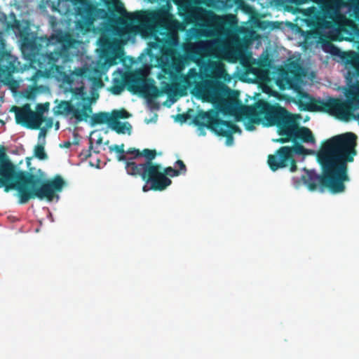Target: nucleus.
Instances as JSON below:
<instances>
[{"label": "nucleus", "mask_w": 359, "mask_h": 359, "mask_svg": "<svg viewBox=\"0 0 359 359\" xmlns=\"http://www.w3.org/2000/svg\"><path fill=\"white\" fill-rule=\"evenodd\" d=\"M113 60H114V59H111V60H109V65H114V64H115V62H114Z\"/></svg>", "instance_id": "4c0bfd02"}, {"label": "nucleus", "mask_w": 359, "mask_h": 359, "mask_svg": "<svg viewBox=\"0 0 359 359\" xmlns=\"http://www.w3.org/2000/svg\"><path fill=\"white\" fill-rule=\"evenodd\" d=\"M11 111L15 113V121L18 124L29 129H40L36 118L37 115L32 110L29 104H25L20 107L13 106Z\"/></svg>", "instance_id": "f8f14e48"}, {"label": "nucleus", "mask_w": 359, "mask_h": 359, "mask_svg": "<svg viewBox=\"0 0 359 359\" xmlns=\"http://www.w3.org/2000/svg\"><path fill=\"white\" fill-rule=\"evenodd\" d=\"M156 156V150H151L149 149H144L141 151V156H144L146 161L143 163H136L134 161H128L126 163V169L127 173L130 175L140 176L144 181L147 180L149 177L148 174V168L152 165H158V163H153V159Z\"/></svg>", "instance_id": "9b49d317"}, {"label": "nucleus", "mask_w": 359, "mask_h": 359, "mask_svg": "<svg viewBox=\"0 0 359 359\" xmlns=\"http://www.w3.org/2000/svg\"><path fill=\"white\" fill-rule=\"evenodd\" d=\"M193 123L199 128L206 127L218 136L226 137V144L231 146L233 143V135L241 133L240 128L233 122L224 121L215 114L200 111L196 115Z\"/></svg>", "instance_id": "423d86ee"}, {"label": "nucleus", "mask_w": 359, "mask_h": 359, "mask_svg": "<svg viewBox=\"0 0 359 359\" xmlns=\"http://www.w3.org/2000/svg\"><path fill=\"white\" fill-rule=\"evenodd\" d=\"M45 121H46V126L47 128H51L52 127V125H53V121L51 118H48L47 120L45 119Z\"/></svg>", "instance_id": "c9c22d12"}, {"label": "nucleus", "mask_w": 359, "mask_h": 359, "mask_svg": "<svg viewBox=\"0 0 359 359\" xmlns=\"http://www.w3.org/2000/svg\"><path fill=\"white\" fill-rule=\"evenodd\" d=\"M107 10L111 16L117 18L123 15L124 19L120 20L121 26L116 27L114 29L115 34L118 36L123 37L130 34H137L140 32V27L138 25H143L151 32V27L148 23L144 22H130L129 18L131 15L136 14L141 12H151L153 11H140L135 13H128L126 12L123 5L118 1H108L107 4Z\"/></svg>", "instance_id": "1a4fd4ad"}, {"label": "nucleus", "mask_w": 359, "mask_h": 359, "mask_svg": "<svg viewBox=\"0 0 359 359\" xmlns=\"http://www.w3.org/2000/svg\"><path fill=\"white\" fill-rule=\"evenodd\" d=\"M243 114L252 123L259 124L263 118L268 126H276L281 137L275 142L281 144L293 142L292 135L288 134L290 128L288 111L280 104H271L266 100H259L253 106L246 107Z\"/></svg>", "instance_id": "20e7f679"}, {"label": "nucleus", "mask_w": 359, "mask_h": 359, "mask_svg": "<svg viewBox=\"0 0 359 359\" xmlns=\"http://www.w3.org/2000/svg\"><path fill=\"white\" fill-rule=\"evenodd\" d=\"M189 118V115L187 114H181L177 115V119L181 123H184Z\"/></svg>", "instance_id": "2f4dec72"}, {"label": "nucleus", "mask_w": 359, "mask_h": 359, "mask_svg": "<svg viewBox=\"0 0 359 359\" xmlns=\"http://www.w3.org/2000/svg\"><path fill=\"white\" fill-rule=\"evenodd\" d=\"M66 182L59 175L50 180H43L38 175L18 170L6 154V149L0 145V188L5 191L16 189L19 203H27L30 199L39 198L53 201L59 198L57 193L62 191Z\"/></svg>", "instance_id": "7ed1b4c3"}, {"label": "nucleus", "mask_w": 359, "mask_h": 359, "mask_svg": "<svg viewBox=\"0 0 359 359\" xmlns=\"http://www.w3.org/2000/svg\"><path fill=\"white\" fill-rule=\"evenodd\" d=\"M109 149L111 152L115 151L118 154L117 156V159L118 161H123L126 159V157L124 155L126 151L124 150V144H121L120 145H117V144L111 145L109 147Z\"/></svg>", "instance_id": "b1692460"}, {"label": "nucleus", "mask_w": 359, "mask_h": 359, "mask_svg": "<svg viewBox=\"0 0 359 359\" xmlns=\"http://www.w3.org/2000/svg\"><path fill=\"white\" fill-rule=\"evenodd\" d=\"M357 135L351 132L332 137L324 141L317 153V160L322 173L314 170L304 168L305 174L302 176L304 184L311 191H321L327 189L332 194H339L345 191L344 183L348 182V163L354 161L358 154Z\"/></svg>", "instance_id": "f257e3e1"}, {"label": "nucleus", "mask_w": 359, "mask_h": 359, "mask_svg": "<svg viewBox=\"0 0 359 359\" xmlns=\"http://www.w3.org/2000/svg\"><path fill=\"white\" fill-rule=\"evenodd\" d=\"M341 59L346 66L353 69V72H348L349 76L359 77V53L355 51L344 53Z\"/></svg>", "instance_id": "dca6fc26"}, {"label": "nucleus", "mask_w": 359, "mask_h": 359, "mask_svg": "<svg viewBox=\"0 0 359 359\" xmlns=\"http://www.w3.org/2000/svg\"><path fill=\"white\" fill-rule=\"evenodd\" d=\"M111 122V115L108 112H98L90 117V125L92 126L107 123L109 126Z\"/></svg>", "instance_id": "6ab92c4d"}, {"label": "nucleus", "mask_w": 359, "mask_h": 359, "mask_svg": "<svg viewBox=\"0 0 359 359\" xmlns=\"http://www.w3.org/2000/svg\"><path fill=\"white\" fill-rule=\"evenodd\" d=\"M90 22H92V21H93V18H90Z\"/></svg>", "instance_id": "a19ab883"}, {"label": "nucleus", "mask_w": 359, "mask_h": 359, "mask_svg": "<svg viewBox=\"0 0 359 359\" xmlns=\"http://www.w3.org/2000/svg\"><path fill=\"white\" fill-rule=\"evenodd\" d=\"M46 131L44 128H41L40 129V132L39 133V139L40 140L41 137L43 138V142L45 143V137H46Z\"/></svg>", "instance_id": "473e14b6"}, {"label": "nucleus", "mask_w": 359, "mask_h": 359, "mask_svg": "<svg viewBox=\"0 0 359 359\" xmlns=\"http://www.w3.org/2000/svg\"><path fill=\"white\" fill-rule=\"evenodd\" d=\"M126 87L124 81L116 80L114 85L111 88V92L114 95L121 94Z\"/></svg>", "instance_id": "bb28decb"}, {"label": "nucleus", "mask_w": 359, "mask_h": 359, "mask_svg": "<svg viewBox=\"0 0 359 359\" xmlns=\"http://www.w3.org/2000/svg\"><path fill=\"white\" fill-rule=\"evenodd\" d=\"M147 171L150 175L145 182L150 184L151 189L160 191L165 190L172 184V181L168 177H173L181 175L179 170L170 166L163 168L160 164L158 165H151Z\"/></svg>", "instance_id": "9d476101"}, {"label": "nucleus", "mask_w": 359, "mask_h": 359, "mask_svg": "<svg viewBox=\"0 0 359 359\" xmlns=\"http://www.w3.org/2000/svg\"><path fill=\"white\" fill-rule=\"evenodd\" d=\"M149 190V189L147 187V186H144L143 187V191H147Z\"/></svg>", "instance_id": "58836bf2"}, {"label": "nucleus", "mask_w": 359, "mask_h": 359, "mask_svg": "<svg viewBox=\"0 0 359 359\" xmlns=\"http://www.w3.org/2000/svg\"><path fill=\"white\" fill-rule=\"evenodd\" d=\"M126 87L128 91L133 94L141 93L143 89L144 79L131 74L123 77Z\"/></svg>", "instance_id": "f3484780"}, {"label": "nucleus", "mask_w": 359, "mask_h": 359, "mask_svg": "<svg viewBox=\"0 0 359 359\" xmlns=\"http://www.w3.org/2000/svg\"><path fill=\"white\" fill-rule=\"evenodd\" d=\"M60 108H62L63 111L67 114H72L77 123L86 121L93 111L90 103L84 104L81 109H79L74 107L70 102L65 101L60 105Z\"/></svg>", "instance_id": "2eb2a0df"}, {"label": "nucleus", "mask_w": 359, "mask_h": 359, "mask_svg": "<svg viewBox=\"0 0 359 359\" xmlns=\"http://www.w3.org/2000/svg\"><path fill=\"white\" fill-rule=\"evenodd\" d=\"M130 114L125 109L114 110L111 112V120L118 121L120 118H128Z\"/></svg>", "instance_id": "a878e982"}, {"label": "nucleus", "mask_w": 359, "mask_h": 359, "mask_svg": "<svg viewBox=\"0 0 359 359\" xmlns=\"http://www.w3.org/2000/svg\"><path fill=\"white\" fill-rule=\"evenodd\" d=\"M185 4H203L208 8H217V0H182Z\"/></svg>", "instance_id": "5701e85b"}, {"label": "nucleus", "mask_w": 359, "mask_h": 359, "mask_svg": "<svg viewBox=\"0 0 359 359\" xmlns=\"http://www.w3.org/2000/svg\"><path fill=\"white\" fill-rule=\"evenodd\" d=\"M203 49V46L201 44L193 45L186 50V53L193 60H195L201 55Z\"/></svg>", "instance_id": "4be33fe9"}, {"label": "nucleus", "mask_w": 359, "mask_h": 359, "mask_svg": "<svg viewBox=\"0 0 359 359\" xmlns=\"http://www.w3.org/2000/svg\"><path fill=\"white\" fill-rule=\"evenodd\" d=\"M17 68V58L5 50L4 39L0 32V76H11Z\"/></svg>", "instance_id": "ddd939ff"}, {"label": "nucleus", "mask_w": 359, "mask_h": 359, "mask_svg": "<svg viewBox=\"0 0 359 359\" xmlns=\"http://www.w3.org/2000/svg\"><path fill=\"white\" fill-rule=\"evenodd\" d=\"M180 86V83H174L171 85H168L167 87V93L170 94L175 91L177 87Z\"/></svg>", "instance_id": "7c9ffc66"}, {"label": "nucleus", "mask_w": 359, "mask_h": 359, "mask_svg": "<svg viewBox=\"0 0 359 359\" xmlns=\"http://www.w3.org/2000/svg\"><path fill=\"white\" fill-rule=\"evenodd\" d=\"M207 71L210 72V76L213 79H219L226 74L224 65L218 61H210L207 66Z\"/></svg>", "instance_id": "a211bd4d"}, {"label": "nucleus", "mask_w": 359, "mask_h": 359, "mask_svg": "<svg viewBox=\"0 0 359 359\" xmlns=\"http://www.w3.org/2000/svg\"><path fill=\"white\" fill-rule=\"evenodd\" d=\"M83 12L86 13L87 16H91L93 15V8L89 6L85 8Z\"/></svg>", "instance_id": "f704fd0d"}, {"label": "nucleus", "mask_w": 359, "mask_h": 359, "mask_svg": "<svg viewBox=\"0 0 359 359\" xmlns=\"http://www.w3.org/2000/svg\"><path fill=\"white\" fill-rule=\"evenodd\" d=\"M87 74V69L85 67H77L74 69L72 74L77 77H85Z\"/></svg>", "instance_id": "cd10ccee"}, {"label": "nucleus", "mask_w": 359, "mask_h": 359, "mask_svg": "<svg viewBox=\"0 0 359 359\" xmlns=\"http://www.w3.org/2000/svg\"><path fill=\"white\" fill-rule=\"evenodd\" d=\"M288 118L290 125L288 134L292 135L293 142L300 140L304 143L314 144L316 142L315 137L309 128L299 126L294 117L289 112Z\"/></svg>", "instance_id": "4468645a"}, {"label": "nucleus", "mask_w": 359, "mask_h": 359, "mask_svg": "<svg viewBox=\"0 0 359 359\" xmlns=\"http://www.w3.org/2000/svg\"><path fill=\"white\" fill-rule=\"evenodd\" d=\"M64 81L68 84H72L73 83V79L70 75L65 74L64 76Z\"/></svg>", "instance_id": "72a5a7b5"}, {"label": "nucleus", "mask_w": 359, "mask_h": 359, "mask_svg": "<svg viewBox=\"0 0 359 359\" xmlns=\"http://www.w3.org/2000/svg\"><path fill=\"white\" fill-rule=\"evenodd\" d=\"M175 165L179 166V170L180 171L181 174H185L187 172V168L185 164L182 160H177L175 162Z\"/></svg>", "instance_id": "c756f323"}, {"label": "nucleus", "mask_w": 359, "mask_h": 359, "mask_svg": "<svg viewBox=\"0 0 359 359\" xmlns=\"http://www.w3.org/2000/svg\"><path fill=\"white\" fill-rule=\"evenodd\" d=\"M252 128H253V127H252V126H248V127H247V129H248V130H252Z\"/></svg>", "instance_id": "ea45409f"}, {"label": "nucleus", "mask_w": 359, "mask_h": 359, "mask_svg": "<svg viewBox=\"0 0 359 359\" xmlns=\"http://www.w3.org/2000/svg\"><path fill=\"white\" fill-rule=\"evenodd\" d=\"M293 146H283L280 147L274 154L268 156V164L270 169L276 171L280 168H283L290 165V171L292 172L297 170V161L293 155H311L314 154V151L306 149L301 143L297 141L292 142Z\"/></svg>", "instance_id": "0eeeda50"}, {"label": "nucleus", "mask_w": 359, "mask_h": 359, "mask_svg": "<svg viewBox=\"0 0 359 359\" xmlns=\"http://www.w3.org/2000/svg\"><path fill=\"white\" fill-rule=\"evenodd\" d=\"M110 127L118 134H125L126 133H130L132 130V126L130 123H121L119 121H111Z\"/></svg>", "instance_id": "aec40b11"}, {"label": "nucleus", "mask_w": 359, "mask_h": 359, "mask_svg": "<svg viewBox=\"0 0 359 359\" xmlns=\"http://www.w3.org/2000/svg\"><path fill=\"white\" fill-rule=\"evenodd\" d=\"M129 21L150 25L154 41L149 43V46L159 50L161 57L158 61L163 72L171 78L180 75L184 68V58L177 50L180 44L178 29L180 24L174 16L168 10L160 8L131 15Z\"/></svg>", "instance_id": "f03ea898"}, {"label": "nucleus", "mask_w": 359, "mask_h": 359, "mask_svg": "<svg viewBox=\"0 0 359 359\" xmlns=\"http://www.w3.org/2000/svg\"><path fill=\"white\" fill-rule=\"evenodd\" d=\"M201 74L196 68L189 69L187 74H180V83L184 88L195 86L196 92L202 97L209 100L217 98L220 92L219 83L212 79H205L198 81Z\"/></svg>", "instance_id": "6e6552de"}, {"label": "nucleus", "mask_w": 359, "mask_h": 359, "mask_svg": "<svg viewBox=\"0 0 359 359\" xmlns=\"http://www.w3.org/2000/svg\"><path fill=\"white\" fill-rule=\"evenodd\" d=\"M126 153L128 154L133 155L134 156L133 158H136L137 157H140L141 156V151L139 149H135V148H129L126 151Z\"/></svg>", "instance_id": "c85d7f7f"}, {"label": "nucleus", "mask_w": 359, "mask_h": 359, "mask_svg": "<svg viewBox=\"0 0 359 359\" xmlns=\"http://www.w3.org/2000/svg\"><path fill=\"white\" fill-rule=\"evenodd\" d=\"M76 43L72 35L59 31L48 39V45H57L58 47L49 53L33 52L28 55L30 65L38 72L49 75L55 72H59L61 67L56 63L60 57L65 56L70 48Z\"/></svg>", "instance_id": "39448f33"}, {"label": "nucleus", "mask_w": 359, "mask_h": 359, "mask_svg": "<svg viewBox=\"0 0 359 359\" xmlns=\"http://www.w3.org/2000/svg\"><path fill=\"white\" fill-rule=\"evenodd\" d=\"M44 144V142H43L42 144H38L34 147V156L40 160H45L48 158V156L45 152L43 146Z\"/></svg>", "instance_id": "393cba45"}, {"label": "nucleus", "mask_w": 359, "mask_h": 359, "mask_svg": "<svg viewBox=\"0 0 359 359\" xmlns=\"http://www.w3.org/2000/svg\"><path fill=\"white\" fill-rule=\"evenodd\" d=\"M75 93H83V88H77L75 89Z\"/></svg>", "instance_id": "e433bc0d"}, {"label": "nucleus", "mask_w": 359, "mask_h": 359, "mask_svg": "<svg viewBox=\"0 0 359 359\" xmlns=\"http://www.w3.org/2000/svg\"><path fill=\"white\" fill-rule=\"evenodd\" d=\"M49 103L46 102L45 104H38L36 105V111L35 114L37 115L36 121L39 126H41V123L45 121V118L43 116V113L48 110Z\"/></svg>", "instance_id": "412c9836"}]
</instances>
